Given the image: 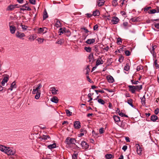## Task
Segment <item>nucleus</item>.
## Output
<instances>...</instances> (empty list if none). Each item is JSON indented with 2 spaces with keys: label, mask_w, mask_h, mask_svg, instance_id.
I'll return each instance as SVG.
<instances>
[{
  "label": "nucleus",
  "mask_w": 159,
  "mask_h": 159,
  "mask_svg": "<svg viewBox=\"0 0 159 159\" xmlns=\"http://www.w3.org/2000/svg\"><path fill=\"white\" fill-rule=\"evenodd\" d=\"M157 46L156 45L152 46V48L150 49L151 53L152 54L153 57L155 58L156 57V53L155 52V50Z\"/></svg>",
  "instance_id": "39448f33"
},
{
  "label": "nucleus",
  "mask_w": 159,
  "mask_h": 159,
  "mask_svg": "<svg viewBox=\"0 0 159 159\" xmlns=\"http://www.w3.org/2000/svg\"><path fill=\"white\" fill-rule=\"evenodd\" d=\"M158 119V117L155 115H153L151 116V120L153 122H155Z\"/></svg>",
  "instance_id": "cd10ccee"
},
{
  "label": "nucleus",
  "mask_w": 159,
  "mask_h": 159,
  "mask_svg": "<svg viewBox=\"0 0 159 159\" xmlns=\"http://www.w3.org/2000/svg\"><path fill=\"white\" fill-rule=\"evenodd\" d=\"M45 39L43 38H39L37 39L38 43L39 44L42 43L44 41Z\"/></svg>",
  "instance_id": "e433bc0d"
},
{
  "label": "nucleus",
  "mask_w": 159,
  "mask_h": 159,
  "mask_svg": "<svg viewBox=\"0 0 159 159\" xmlns=\"http://www.w3.org/2000/svg\"><path fill=\"white\" fill-rule=\"evenodd\" d=\"M104 3V0H97V5L99 6H101L103 5Z\"/></svg>",
  "instance_id": "a878e982"
},
{
  "label": "nucleus",
  "mask_w": 159,
  "mask_h": 159,
  "mask_svg": "<svg viewBox=\"0 0 159 159\" xmlns=\"http://www.w3.org/2000/svg\"><path fill=\"white\" fill-rule=\"evenodd\" d=\"M131 82L132 84H137L138 83H139V81H134L133 80H131Z\"/></svg>",
  "instance_id": "13d9d810"
},
{
  "label": "nucleus",
  "mask_w": 159,
  "mask_h": 159,
  "mask_svg": "<svg viewBox=\"0 0 159 159\" xmlns=\"http://www.w3.org/2000/svg\"><path fill=\"white\" fill-rule=\"evenodd\" d=\"M104 61L102 59V57H100L96 61V66H98L102 64L103 63Z\"/></svg>",
  "instance_id": "2eb2a0df"
},
{
  "label": "nucleus",
  "mask_w": 159,
  "mask_h": 159,
  "mask_svg": "<svg viewBox=\"0 0 159 159\" xmlns=\"http://www.w3.org/2000/svg\"><path fill=\"white\" fill-rule=\"evenodd\" d=\"M37 31L38 34H43L47 32L48 29L46 27L40 28L37 30Z\"/></svg>",
  "instance_id": "f03ea898"
},
{
  "label": "nucleus",
  "mask_w": 159,
  "mask_h": 159,
  "mask_svg": "<svg viewBox=\"0 0 159 159\" xmlns=\"http://www.w3.org/2000/svg\"><path fill=\"white\" fill-rule=\"evenodd\" d=\"M154 64L157 69L159 68V65L157 64V60H155L154 62Z\"/></svg>",
  "instance_id": "09e8293b"
},
{
  "label": "nucleus",
  "mask_w": 159,
  "mask_h": 159,
  "mask_svg": "<svg viewBox=\"0 0 159 159\" xmlns=\"http://www.w3.org/2000/svg\"><path fill=\"white\" fill-rule=\"evenodd\" d=\"M135 91H139L142 89V85H137L135 86Z\"/></svg>",
  "instance_id": "c756f323"
},
{
  "label": "nucleus",
  "mask_w": 159,
  "mask_h": 159,
  "mask_svg": "<svg viewBox=\"0 0 159 159\" xmlns=\"http://www.w3.org/2000/svg\"><path fill=\"white\" fill-rule=\"evenodd\" d=\"M78 155L77 153H74L72 155L73 159H77Z\"/></svg>",
  "instance_id": "603ef678"
},
{
  "label": "nucleus",
  "mask_w": 159,
  "mask_h": 159,
  "mask_svg": "<svg viewBox=\"0 0 159 159\" xmlns=\"http://www.w3.org/2000/svg\"><path fill=\"white\" fill-rule=\"evenodd\" d=\"M29 2L32 4L34 5L35 4V0H29Z\"/></svg>",
  "instance_id": "bf43d9fd"
},
{
  "label": "nucleus",
  "mask_w": 159,
  "mask_h": 159,
  "mask_svg": "<svg viewBox=\"0 0 159 159\" xmlns=\"http://www.w3.org/2000/svg\"><path fill=\"white\" fill-rule=\"evenodd\" d=\"M99 132L100 134H102L104 132L103 128H101L99 130Z\"/></svg>",
  "instance_id": "338daca9"
},
{
  "label": "nucleus",
  "mask_w": 159,
  "mask_h": 159,
  "mask_svg": "<svg viewBox=\"0 0 159 159\" xmlns=\"http://www.w3.org/2000/svg\"><path fill=\"white\" fill-rule=\"evenodd\" d=\"M99 11L96 10L93 12V15L94 16H98L99 15Z\"/></svg>",
  "instance_id": "72a5a7b5"
},
{
  "label": "nucleus",
  "mask_w": 159,
  "mask_h": 159,
  "mask_svg": "<svg viewBox=\"0 0 159 159\" xmlns=\"http://www.w3.org/2000/svg\"><path fill=\"white\" fill-rule=\"evenodd\" d=\"M151 20L152 21H156L155 22H154L152 25V26H154L155 28L157 29H159V19Z\"/></svg>",
  "instance_id": "0eeeda50"
},
{
  "label": "nucleus",
  "mask_w": 159,
  "mask_h": 159,
  "mask_svg": "<svg viewBox=\"0 0 159 159\" xmlns=\"http://www.w3.org/2000/svg\"><path fill=\"white\" fill-rule=\"evenodd\" d=\"M50 90L51 91L52 93L53 94H56L57 93L58 90H57L54 87L51 88L50 89Z\"/></svg>",
  "instance_id": "393cba45"
},
{
  "label": "nucleus",
  "mask_w": 159,
  "mask_h": 159,
  "mask_svg": "<svg viewBox=\"0 0 159 159\" xmlns=\"http://www.w3.org/2000/svg\"><path fill=\"white\" fill-rule=\"evenodd\" d=\"M123 59H124V57H122V56H121L120 57L119 59V61L120 62H122V61H123Z\"/></svg>",
  "instance_id": "052dcab7"
},
{
  "label": "nucleus",
  "mask_w": 159,
  "mask_h": 159,
  "mask_svg": "<svg viewBox=\"0 0 159 159\" xmlns=\"http://www.w3.org/2000/svg\"><path fill=\"white\" fill-rule=\"evenodd\" d=\"M125 53L127 56H129L130 55V52L129 51L126 50L125 52Z\"/></svg>",
  "instance_id": "680f3d73"
},
{
  "label": "nucleus",
  "mask_w": 159,
  "mask_h": 159,
  "mask_svg": "<svg viewBox=\"0 0 159 159\" xmlns=\"http://www.w3.org/2000/svg\"><path fill=\"white\" fill-rule=\"evenodd\" d=\"M95 39H88L85 42V43L88 44H91L92 43H93L95 42Z\"/></svg>",
  "instance_id": "412c9836"
},
{
  "label": "nucleus",
  "mask_w": 159,
  "mask_h": 159,
  "mask_svg": "<svg viewBox=\"0 0 159 159\" xmlns=\"http://www.w3.org/2000/svg\"><path fill=\"white\" fill-rule=\"evenodd\" d=\"M16 36L20 39H22L23 37L25 36L24 33L17 31L16 34Z\"/></svg>",
  "instance_id": "9d476101"
},
{
  "label": "nucleus",
  "mask_w": 159,
  "mask_h": 159,
  "mask_svg": "<svg viewBox=\"0 0 159 159\" xmlns=\"http://www.w3.org/2000/svg\"><path fill=\"white\" fill-rule=\"evenodd\" d=\"M88 58L89 60V61L90 62L92 63L94 61L93 53H92L90 54L89 55Z\"/></svg>",
  "instance_id": "5701e85b"
},
{
  "label": "nucleus",
  "mask_w": 159,
  "mask_h": 159,
  "mask_svg": "<svg viewBox=\"0 0 159 159\" xmlns=\"http://www.w3.org/2000/svg\"><path fill=\"white\" fill-rule=\"evenodd\" d=\"M136 147L137 148L136 151L138 154L140 155L142 154L141 152L142 151V148L139 144H136Z\"/></svg>",
  "instance_id": "1a4fd4ad"
},
{
  "label": "nucleus",
  "mask_w": 159,
  "mask_h": 159,
  "mask_svg": "<svg viewBox=\"0 0 159 159\" xmlns=\"http://www.w3.org/2000/svg\"><path fill=\"white\" fill-rule=\"evenodd\" d=\"M7 147L6 146L0 144V150L5 153L6 151V149H7Z\"/></svg>",
  "instance_id": "4be33fe9"
},
{
  "label": "nucleus",
  "mask_w": 159,
  "mask_h": 159,
  "mask_svg": "<svg viewBox=\"0 0 159 159\" xmlns=\"http://www.w3.org/2000/svg\"><path fill=\"white\" fill-rule=\"evenodd\" d=\"M5 153L8 155H13L16 153V151L12 148L7 147Z\"/></svg>",
  "instance_id": "f257e3e1"
},
{
  "label": "nucleus",
  "mask_w": 159,
  "mask_h": 159,
  "mask_svg": "<svg viewBox=\"0 0 159 159\" xmlns=\"http://www.w3.org/2000/svg\"><path fill=\"white\" fill-rule=\"evenodd\" d=\"M98 103L102 105H104L105 103V101L101 99H98Z\"/></svg>",
  "instance_id": "79ce46f5"
},
{
  "label": "nucleus",
  "mask_w": 159,
  "mask_h": 159,
  "mask_svg": "<svg viewBox=\"0 0 159 159\" xmlns=\"http://www.w3.org/2000/svg\"><path fill=\"white\" fill-rule=\"evenodd\" d=\"M141 102L142 104L143 105H145V98L144 97V96H143V97L141 98Z\"/></svg>",
  "instance_id": "a19ab883"
},
{
  "label": "nucleus",
  "mask_w": 159,
  "mask_h": 159,
  "mask_svg": "<svg viewBox=\"0 0 159 159\" xmlns=\"http://www.w3.org/2000/svg\"><path fill=\"white\" fill-rule=\"evenodd\" d=\"M117 0H113L112 2V4L113 6H116L117 5Z\"/></svg>",
  "instance_id": "8fccbe9b"
},
{
  "label": "nucleus",
  "mask_w": 159,
  "mask_h": 159,
  "mask_svg": "<svg viewBox=\"0 0 159 159\" xmlns=\"http://www.w3.org/2000/svg\"><path fill=\"white\" fill-rule=\"evenodd\" d=\"M36 94L35 96V98L36 99H38L40 97V91H36Z\"/></svg>",
  "instance_id": "58836bf2"
},
{
  "label": "nucleus",
  "mask_w": 159,
  "mask_h": 159,
  "mask_svg": "<svg viewBox=\"0 0 159 159\" xmlns=\"http://www.w3.org/2000/svg\"><path fill=\"white\" fill-rule=\"evenodd\" d=\"M81 145L82 148L84 149H86L88 148V144L84 141L81 142Z\"/></svg>",
  "instance_id": "f8f14e48"
},
{
  "label": "nucleus",
  "mask_w": 159,
  "mask_h": 159,
  "mask_svg": "<svg viewBox=\"0 0 159 159\" xmlns=\"http://www.w3.org/2000/svg\"><path fill=\"white\" fill-rule=\"evenodd\" d=\"M51 101L53 102L57 103L58 102V99L57 97L55 96L51 99Z\"/></svg>",
  "instance_id": "bb28decb"
},
{
  "label": "nucleus",
  "mask_w": 159,
  "mask_h": 159,
  "mask_svg": "<svg viewBox=\"0 0 159 159\" xmlns=\"http://www.w3.org/2000/svg\"><path fill=\"white\" fill-rule=\"evenodd\" d=\"M36 38V35L32 34L30 35L29 38V39L31 41H33Z\"/></svg>",
  "instance_id": "c85d7f7f"
},
{
  "label": "nucleus",
  "mask_w": 159,
  "mask_h": 159,
  "mask_svg": "<svg viewBox=\"0 0 159 159\" xmlns=\"http://www.w3.org/2000/svg\"><path fill=\"white\" fill-rule=\"evenodd\" d=\"M118 113L120 116L121 117H123L124 116H125V114H124L122 112H120V111H119V112H118Z\"/></svg>",
  "instance_id": "0e129e2a"
},
{
  "label": "nucleus",
  "mask_w": 159,
  "mask_h": 159,
  "mask_svg": "<svg viewBox=\"0 0 159 159\" xmlns=\"http://www.w3.org/2000/svg\"><path fill=\"white\" fill-rule=\"evenodd\" d=\"M117 43L118 44L120 45L122 43V40L120 38H118L117 39Z\"/></svg>",
  "instance_id": "de8ad7c7"
},
{
  "label": "nucleus",
  "mask_w": 159,
  "mask_h": 159,
  "mask_svg": "<svg viewBox=\"0 0 159 159\" xmlns=\"http://www.w3.org/2000/svg\"><path fill=\"white\" fill-rule=\"evenodd\" d=\"M55 22V26L57 28L60 27L61 26V24L60 21L58 19H55L54 20Z\"/></svg>",
  "instance_id": "a211bd4d"
},
{
  "label": "nucleus",
  "mask_w": 159,
  "mask_h": 159,
  "mask_svg": "<svg viewBox=\"0 0 159 159\" xmlns=\"http://www.w3.org/2000/svg\"><path fill=\"white\" fill-rule=\"evenodd\" d=\"M10 28V30L11 33V34H14L16 31V29L15 26L14 25H9Z\"/></svg>",
  "instance_id": "9b49d317"
},
{
  "label": "nucleus",
  "mask_w": 159,
  "mask_h": 159,
  "mask_svg": "<svg viewBox=\"0 0 159 159\" xmlns=\"http://www.w3.org/2000/svg\"><path fill=\"white\" fill-rule=\"evenodd\" d=\"M76 141L75 139L70 138H67L66 140V142L68 145L71 144H75Z\"/></svg>",
  "instance_id": "7ed1b4c3"
},
{
  "label": "nucleus",
  "mask_w": 159,
  "mask_h": 159,
  "mask_svg": "<svg viewBox=\"0 0 159 159\" xmlns=\"http://www.w3.org/2000/svg\"><path fill=\"white\" fill-rule=\"evenodd\" d=\"M127 147L126 146L124 145L123 146L122 148V149L124 151H125L127 149Z\"/></svg>",
  "instance_id": "774afa93"
},
{
  "label": "nucleus",
  "mask_w": 159,
  "mask_h": 159,
  "mask_svg": "<svg viewBox=\"0 0 159 159\" xmlns=\"http://www.w3.org/2000/svg\"><path fill=\"white\" fill-rule=\"evenodd\" d=\"M119 18L116 16H112L111 18V22L113 24H116L119 21Z\"/></svg>",
  "instance_id": "6e6552de"
},
{
  "label": "nucleus",
  "mask_w": 159,
  "mask_h": 159,
  "mask_svg": "<svg viewBox=\"0 0 159 159\" xmlns=\"http://www.w3.org/2000/svg\"><path fill=\"white\" fill-rule=\"evenodd\" d=\"M42 87L41 84H39L37 86V87H34V89L32 91V93L33 94H35L36 93V91H40L39 89H40Z\"/></svg>",
  "instance_id": "423d86ee"
},
{
  "label": "nucleus",
  "mask_w": 159,
  "mask_h": 159,
  "mask_svg": "<svg viewBox=\"0 0 159 159\" xmlns=\"http://www.w3.org/2000/svg\"><path fill=\"white\" fill-rule=\"evenodd\" d=\"M66 112L67 116H69L71 115L72 112H70L69 110L66 109Z\"/></svg>",
  "instance_id": "49530a36"
},
{
  "label": "nucleus",
  "mask_w": 159,
  "mask_h": 159,
  "mask_svg": "<svg viewBox=\"0 0 159 159\" xmlns=\"http://www.w3.org/2000/svg\"><path fill=\"white\" fill-rule=\"evenodd\" d=\"M48 17V15L47 12L46 11V10H45L43 13V19L44 20L47 18Z\"/></svg>",
  "instance_id": "4c0bfd02"
},
{
  "label": "nucleus",
  "mask_w": 159,
  "mask_h": 159,
  "mask_svg": "<svg viewBox=\"0 0 159 159\" xmlns=\"http://www.w3.org/2000/svg\"><path fill=\"white\" fill-rule=\"evenodd\" d=\"M8 79H9L7 75L4 77L2 81L1 82V84L2 85L4 86L5 85V83H6L8 81Z\"/></svg>",
  "instance_id": "dca6fc26"
},
{
  "label": "nucleus",
  "mask_w": 159,
  "mask_h": 159,
  "mask_svg": "<svg viewBox=\"0 0 159 159\" xmlns=\"http://www.w3.org/2000/svg\"><path fill=\"white\" fill-rule=\"evenodd\" d=\"M148 13L150 14H153L156 13V11L155 9H152L150 11H149Z\"/></svg>",
  "instance_id": "c03bdc74"
},
{
  "label": "nucleus",
  "mask_w": 159,
  "mask_h": 159,
  "mask_svg": "<svg viewBox=\"0 0 159 159\" xmlns=\"http://www.w3.org/2000/svg\"><path fill=\"white\" fill-rule=\"evenodd\" d=\"M63 40H62L61 39H60L58 41H57L56 42V43L59 44L60 45H61L63 43Z\"/></svg>",
  "instance_id": "a18cd8bd"
},
{
  "label": "nucleus",
  "mask_w": 159,
  "mask_h": 159,
  "mask_svg": "<svg viewBox=\"0 0 159 159\" xmlns=\"http://www.w3.org/2000/svg\"><path fill=\"white\" fill-rule=\"evenodd\" d=\"M125 0H121L120 1V5L121 7H122L124 3Z\"/></svg>",
  "instance_id": "69168bd1"
},
{
  "label": "nucleus",
  "mask_w": 159,
  "mask_h": 159,
  "mask_svg": "<svg viewBox=\"0 0 159 159\" xmlns=\"http://www.w3.org/2000/svg\"><path fill=\"white\" fill-rule=\"evenodd\" d=\"M65 32V30L64 29H63L62 28L60 29L59 33H60L59 34L61 35V34H63Z\"/></svg>",
  "instance_id": "864d4df0"
},
{
  "label": "nucleus",
  "mask_w": 159,
  "mask_h": 159,
  "mask_svg": "<svg viewBox=\"0 0 159 159\" xmlns=\"http://www.w3.org/2000/svg\"><path fill=\"white\" fill-rule=\"evenodd\" d=\"M112 157L111 154H107L105 155V157L107 159H111Z\"/></svg>",
  "instance_id": "37998d69"
},
{
  "label": "nucleus",
  "mask_w": 159,
  "mask_h": 159,
  "mask_svg": "<svg viewBox=\"0 0 159 159\" xmlns=\"http://www.w3.org/2000/svg\"><path fill=\"white\" fill-rule=\"evenodd\" d=\"M113 118L116 123H118L120 121V118L118 116L114 115L113 116Z\"/></svg>",
  "instance_id": "b1692460"
},
{
  "label": "nucleus",
  "mask_w": 159,
  "mask_h": 159,
  "mask_svg": "<svg viewBox=\"0 0 159 159\" xmlns=\"http://www.w3.org/2000/svg\"><path fill=\"white\" fill-rule=\"evenodd\" d=\"M21 26L22 29L24 30H26L28 28L27 26L24 25H21Z\"/></svg>",
  "instance_id": "5fc2aeb1"
},
{
  "label": "nucleus",
  "mask_w": 159,
  "mask_h": 159,
  "mask_svg": "<svg viewBox=\"0 0 159 159\" xmlns=\"http://www.w3.org/2000/svg\"><path fill=\"white\" fill-rule=\"evenodd\" d=\"M107 81L109 83H113L114 81L113 78L111 75H108L107 76Z\"/></svg>",
  "instance_id": "f3484780"
},
{
  "label": "nucleus",
  "mask_w": 159,
  "mask_h": 159,
  "mask_svg": "<svg viewBox=\"0 0 159 159\" xmlns=\"http://www.w3.org/2000/svg\"><path fill=\"white\" fill-rule=\"evenodd\" d=\"M17 6V4L9 5L7 8V10L11 11L16 8Z\"/></svg>",
  "instance_id": "ddd939ff"
},
{
  "label": "nucleus",
  "mask_w": 159,
  "mask_h": 159,
  "mask_svg": "<svg viewBox=\"0 0 159 159\" xmlns=\"http://www.w3.org/2000/svg\"><path fill=\"white\" fill-rule=\"evenodd\" d=\"M74 126L75 129H80L81 127L80 122L79 121H75L74 124Z\"/></svg>",
  "instance_id": "4468645a"
},
{
  "label": "nucleus",
  "mask_w": 159,
  "mask_h": 159,
  "mask_svg": "<svg viewBox=\"0 0 159 159\" xmlns=\"http://www.w3.org/2000/svg\"><path fill=\"white\" fill-rule=\"evenodd\" d=\"M86 70H87V71H86V75H87V76H88V73L89 71V66H88L86 67Z\"/></svg>",
  "instance_id": "6e6d98bb"
},
{
  "label": "nucleus",
  "mask_w": 159,
  "mask_h": 159,
  "mask_svg": "<svg viewBox=\"0 0 159 159\" xmlns=\"http://www.w3.org/2000/svg\"><path fill=\"white\" fill-rule=\"evenodd\" d=\"M120 127L123 129H126L127 127V125L125 122H122L120 125Z\"/></svg>",
  "instance_id": "473e14b6"
},
{
  "label": "nucleus",
  "mask_w": 159,
  "mask_h": 159,
  "mask_svg": "<svg viewBox=\"0 0 159 159\" xmlns=\"http://www.w3.org/2000/svg\"><path fill=\"white\" fill-rule=\"evenodd\" d=\"M39 139H41V140H46L50 139V138L48 135H42L40 136Z\"/></svg>",
  "instance_id": "6ab92c4d"
},
{
  "label": "nucleus",
  "mask_w": 159,
  "mask_h": 159,
  "mask_svg": "<svg viewBox=\"0 0 159 159\" xmlns=\"http://www.w3.org/2000/svg\"><path fill=\"white\" fill-rule=\"evenodd\" d=\"M130 69V66L129 63H126V65L124 67V69L125 70L128 71Z\"/></svg>",
  "instance_id": "c9c22d12"
},
{
  "label": "nucleus",
  "mask_w": 159,
  "mask_h": 159,
  "mask_svg": "<svg viewBox=\"0 0 159 159\" xmlns=\"http://www.w3.org/2000/svg\"><path fill=\"white\" fill-rule=\"evenodd\" d=\"M133 100L132 99H129L127 100V102L131 107H134V106L133 104Z\"/></svg>",
  "instance_id": "2f4dec72"
},
{
  "label": "nucleus",
  "mask_w": 159,
  "mask_h": 159,
  "mask_svg": "<svg viewBox=\"0 0 159 159\" xmlns=\"http://www.w3.org/2000/svg\"><path fill=\"white\" fill-rule=\"evenodd\" d=\"M143 69V67L141 65H140L138 66L137 68V71H139L141 69Z\"/></svg>",
  "instance_id": "3c124183"
},
{
  "label": "nucleus",
  "mask_w": 159,
  "mask_h": 159,
  "mask_svg": "<svg viewBox=\"0 0 159 159\" xmlns=\"http://www.w3.org/2000/svg\"><path fill=\"white\" fill-rule=\"evenodd\" d=\"M16 83L15 82H13L11 84V88L10 89L11 91H12L13 89L16 88Z\"/></svg>",
  "instance_id": "f704fd0d"
},
{
  "label": "nucleus",
  "mask_w": 159,
  "mask_h": 159,
  "mask_svg": "<svg viewBox=\"0 0 159 159\" xmlns=\"http://www.w3.org/2000/svg\"><path fill=\"white\" fill-rule=\"evenodd\" d=\"M56 144L55 143H54L52 144H50L48 146V148L49 149H51L54 148L56 147Z\"/></svg>",
  "instance_id": "7c9ffc66"
},
{
  "label": "nucleus",
  "mask_w": 159,
  "mask_h": 159,
  "mask_svg": "<svg viewBox=\"0 0 159 159\" xmlns=\"http://www.w3.org/2000/svg\"><path fill=\"white\" fill-rule=\"evenodd\" d=\"M151 7H145L144 9V11L145 12L147 11H148L151 8Z\"/></svg>",
  "instance_id": "e2e57ef3"
},
{
  "label": "nucleus",
  "mask_w": 159,
  "mask_h": 159,
  "mask_svg": "<svg viewBox=\"0 0 159 159\" xmlns=\"http://www.w3.org/2000/svg\"><path fill=\"white\" fill-rule=\"evenodd\" d=\"M128 87L129 88V91L132 93H135L136 91L135 90V87L134 86L129 85Z\"/></svg>",
  "instance_id": "aec40b11"
},
{
  "label": "nucleus",
  "mask_w": 159,
  "mask_h": 159,
  "mask_svg": "<svg viewBox=\"0 0 159 159\" xmlns=\"http://www.w3.org/2000/svg\"><path fill=\"white\" fill-rule=\"evenodd\" d=\"M21 7L20 8V10L23 11L25 10L30 11L31 10V9L29 7L27 3L21 6Z\"/></svg>",
  "instance_id": "20e7f679"
},
{
  "label": "nucleus",
  "mask_w": 159,
  "mask_h": 159,
  "mask_svg": "<svg viewBox=\"0 0 159 159\" xmlns=\"http://www.w3.org/2000/svg\"><path fill=\"white\" fill-rule=\"evenodd\" d=\"M120 13L121 15L124 17H126V13L124 11H121Z\"/></svg>",
  "instance_id": "4d7b16f0"
},
{
  "label": "nucleus",
  "mask_w": 159,
  "mask_h": 159,
  "mask_svg": "<svg viewBox=\"0 0 159 159\" xmlns=\"http://www.w3.org/2000/svg\"><path fill=\"white\" fill-rule=\"evenodd\" d=\"M84 49L86 52H90L92 51V48L90 47H85L84 48Z\"/></svg>",
  "instance_id": "ea45409f"
}]
</instances>
